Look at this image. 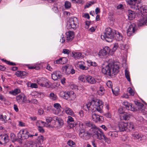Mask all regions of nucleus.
<instances>
[{"label":"nucleus","instance_id":"1","mask_svg":"<svg viewBox=\"0 0 147 147\" xmlns=\"http://www.w3.org/2000/svg\"><path fill=\"white\" fill-rule=\"evenodd\" d=\"M122 35L119 32H116L115 30L111 28H107L104 35L101 36L102 39H105L108 42H111L113 39L120 41L122 40Z\"/></svg>","mask_w":147,"mask_h":147},{"label":"nucleus","instance_id":"2","mask_svg":"<svg viewBox=\"0 0 147 147\" xmlns=\"http://www.w3.org/2000/svg\"><path fill=\"white\" fill-rule=\"evenodd\" d=\"M103 102L100 100H93L89 102L90 104V107L91 111H96L101 113L102 112V109L103 106Z\"/></svg>","mask_w":147,"mask_h":147},{"label":"nucleus","instance_id":"3","mask_svg":"<svg viewBox=\"0 0 147 147\" xmlns=\"http://www.w3.org/2000/svg\"><path fill=\"white\" fill-rule=\"evenodd\" d=\"M83 124L81 123L76 125L75 128L77 131L79 132V135L81 138L85 140L88 138V136L90 135V132L86 131L83 127Z\"/></svg>","mask_w":147,"mask_h":147},{"label":"nucleus","instance_id":"4","mask_svg":"<svg viewBox=\"0 0 147 147\" xmlns=\"http://www.w3.org/2000/svg\"><path fill=\"white\" fill-rule=\"evenodd\" d=\"M90 134L99 140L104 139L105 140H107V141L109 142V140L107 138L102 131L100 129L96 128L95 129L92 130V131L90 133Z\"/></svg>","mask_w":147,"mask_h":147},{"label":"nucleus","instance_id":"5","mask_svg":"<svg viewBox=\"0 0 147 147\" xmlns=\"http://www.w3.org/2000/svg\"><path fill=\"white\" fill-rule=\"evenodd\" d=\"M63 124V120L57 116H55L53 117L52 124H49L48 126L49 127H54L59 128L62 127Z\"/></svg>","mask_w":147,"mask_h":147},{"label":"nucleus","instance_id":"6","mask_svg":"<svg viewBox=\"0 0 147 147\" xmlns=\"http://www.w3.org/2000/svg\"><path fill=\"white\" fill-rule=\"evenodd\" d=\"M78 21L75 17L70 18L69 19L67 23L68 29L76 30L78 26Z\"/></svg>","mask_w":147,"mask_h":147},{"label":"nucleus","instance_id":"7","mask_svg":"<svg viewBox=\"0 0 147 147\" xmlns=\"http://www.w3.org/2000/svg\"><path fill=\"white\" fill-rule=\"evenodd\" d=\"M138 0H128V3L130 5L136 6L137 7L136 9L140 10L142 13H147V7L144 5L142 6L141 7H139V5H138V3H137L138 1Z\"/></svg>","mask_w":147,"mask_h":147},{"label":"nucleus","instance_id":"8","mask_svg":"<svg viewBox=\"0 0 147 147\" xmlns=\"http://www.w3.org/2000/svg\"><path fill=\"white\" fill-rule=\"evenodd\" d=\"M112 75L113 74L115 75L118 73L119 71V63L115 62L113 63H110Z\"/></svg>","mask_w":147,"mask_h":147},{"label":"nucleus","instance_id":"9","mask_svg":"<svg viewBox=\"0 0 147 147\" xmlns=\"http://www.w3.org/2000/svg\"><path fill=\"white\" fill-rule=\"evenodd\" d=\"M105 64H106L105 66H104L105 65H103L102 66V72L104 74H106L109 76H111L112 75V73L110 66V63H106Z\"/></svg>","mask_w":147,"mask_h":147},{"label":"nucleus","instance_id":"10","mask_svg":"<svg viewBox=\"0 0 147 147\" xmlns=\"http://www.w3.org/2000/svg\"><path fill=\"white\" fill-rule=\"evenodd\" d=\"M137 24L139 26H142L145 25H147V15L145 16L142 15L140 19L137 21Z\"/></svg>","mask_w":147,"mask_h":147},{"label":"nucleus","instance_id":"11","mask_svg":"<svg viewBox=\"0 0 147 147\" xmlns=\"http://www.w3.org/2000/svg\"><path fill=\"white\" fill-rule=\"evenodd\" d=\"M28 132L26 130H21L18 134V138H20L23 140L27 139L29 138Z\"/></svg>","mask_w":147,"mask_h":147},{"label":"nucleus","instance_id":"12","mask_svg":"<svg viewBox=\"0 0 147 147\" xmlns=\"http://www.w3.org/2000/svg\"><path fill=\"white\" fill-rule=\"evenodd\" d=\"M92 117L93 121L95 122L101 123L104 120L103 116H100L95 113H92Z\"/></svg>","mask_w":147,"mask_h":147},{"label":"nucleus","instance_id":"13","mask_svg":"<svg viewBox=\"0 0 147 147\" xmlns=\"http://www.w3.org/2000/svg\"><path fill=\"white\" fill-rule=\"evenodd\" d=\"M135 131L134 132H133L132 134V138L134 139H138L139 140H142L146 138L145 136L139 134L137 131Z\"/></svg>","mask_w":147,"mask_h":147},{"label":"nucleus","instance_id":"14","mask_svg":"<svg viewBox=\"0 0 147 147\" xmlns=\"http://www.w3.org/2000/svg\"><path fill=\"white\" fill-rule=\"evenodd\" d=\"M59 95L61 97L64 99L69 100L70 99V92L68 91H61L59 93Z\"/></svg>","mask_w":147,"mask_h":147},{"label":"nucleus","instance_id":"15","mask_svg":"<svg viewBox=\"0 0 147 147\" xmlns=\"http://www.w3.org/2000/svg\"><path fill=\"white\" fill-rule=\"evenodd\" d=\"M37 83L40 86L49 87V84L47 80L43 78L37 80Z\"/></svg>","mask_w":147,"mask_h":147},{"label":"nucleus","instance_id":"16","mask_svg":"<svg viewBox=\"0 0 147 147\" xmlns=\"http://www.w3.org/2000/svg\"><path fill=\"white\" fill-rule=\"evenodd\" d=\"M86 128H90L89 132L90 133L92 131V130L95 129L96 127L95 125L90 121H85L84 123Z\"/></svg>","mask_w":147,"mask_h":147},{"label":"nucleus","instance_id":"17","mask_svg":"<svg viewBox=\"0 0 147 147\" xmlns=\"http://www.w3.org/2000/svg\"><path fill=\"white\" fill-rule=\"evenodd\" d=\"M62 76V74L60 71H56L53 72L52 74L51 77L53 80H56L58 79L61 78Z\"/></svg>","mask_w":147,"mask_h":147},{"label":"nucleus","instance_id":"18","mask_svg":"<svg viewBox=\"0 0 147 147\" xmlns=\"http://www.w3.org/2000/svg\"><path fill=\"white\" fill-rule=\"evenodd\" d=\"M66 41L69 42L72 40L74 37V32L71 31H68L66 33Z\"/></svg>","mask_w":147,"mask_h":147},{"label":"nucleus","instance_id":"19","mask_svg":"<svg viewBox=\"0 0 147 147\" xmlns=\"http://www.w3.org/2000/svg\"><path fill=\"white\" fill-rule=\"evenodd\" d=\"M119 127L120 131H125L128 128L127 123L123 122H121L119 124Z\"/></svg>","mask_w":147,"mask_h":147},{"label":"nucleus","instance_id":"20","mask_svg":"<svg viewBox=\"0 0 147 147\" xmlns=\"http://www.w3.org/2000/svg\"><path fill=\"white\" fill-rule=\"evenodd\" d=\"M110 49L108 47H105L103 49L101 50L99 53H101L102 56H104L107 55L109 53Z\"/></svg>","mask_w":147,"mask_h":147},{"label":"nucleus","instance_id":"21","mask_svg":"<svg viewBox=\"0 0 147 147\" xmlns=\"http://www.w3.org/2000/svg\"><path fill=\"white\" fill-rule=\"evenodd\" d=\"M85 79L87 82L91 84H94L96 82L95 79L91 76H86Z\"/></svg>","mask_w":147,"mask_h":147},{"label":"nucleus","instance_id":"22","mask_svg":"<svg viewBox=\"0 0 147 147\" xmlns=\"http://www.w3.org/2000/svg\"><path fill=\"white\" fill-rule=\"evenodd\" d=\"M136 105V108L137 109V111H140L142 112L143 110V108L144 105L140 102H139L137 101L135 102Z\"/></svg>","mask_w":147,"mask_h":147},{"label":"nucleus","instance_id":"23","mask_svg":"<svg viewBox=\"0 0 147 147\" xmlns=\"http://www.w3.org/2000/svg\"><path fill=\"white\" fill-rule=\"evenodd\" d=\"M121 120L128 121L130 119V114L127 112H124L121 116Z\"/></svg>","mask_w":147,"mask_h":147},{"label":"nucleus","instance_id":"24","mask_svg":"<svg viewBox=\"0 0 147 147\" xmlns=\"http://www.w3.org/2000/svg\"><path fill=\"white\" fill-rule=\"evenodd\" d=\"M136 16L134 12L131 10H128V18L129 20H132L135 18Z\"/></svg>","mask_w":147,"mask_h":147},{"label":"nucleus","instance_id":"25","mask_svg":"<svg viewBox=\"0 0 147 147\" xmlns=\"http://www.w3.org/2000/svg\"><path fill=\"white\" fill-rule=\"evenodd\" d=\"M127 127L129 128V129L131 131H133L136 130L134 123L132 122H130L129 123L127 124Z\"/></svg>","mask_w":147,"mask_h":147},{"label":"nucleus","instance_id":"26","mask_svg":"<svg viewBox=\"0 0 147 147\" xmlns=\"http://www.w3.org/2000/svg\"><path fill=\"white\" fill-rule=\"evenodd\" d=\"M107 135L112 138L116 137L118 136L117 132L115 131H110L107 133Z\"/></svg>","mask_w":147,"mask_h":147},{"label":"nucleus","instance_id":"27","mask_svg":"<svg viewBox=\"0 0 147 147\" xmlns=\"http://www.w3.org/2000/svg\"><path fill=\"white\" fill-rule=\"evenodd\" d=\"M72 54L75 59H79L82 57V54L80 52H72Z\"/></svg>","mask_w":147,"mask_h":147},{"label":"nucleus","instance_id":"28","mask_svg":"<svg viewBox=\"0 0 147 147\" xmlns=\"http://www.w3.org/2000/svg\"><path fill=\"white\" fill-rule=\"evenodd\" d=\"M119 47L121 49L125 50L126 51H127L128 49V45L127 44H124L123 42L120 44Z\"/></svg>","mask_w":147,"mask_h":147},{"label":"nucleus","instance_id":"29","mask_svg":"<svg viewBox=\"0 0 147 147\" xmlns=\"http://www.w3.org/2000/svg\"><path fill=\"white\" fill-rule=\"evenodd\" d=\"M49 97L53 101H55L57 99V97L56 95L53 93L51 92L49 94Z\"/></svg>","mask_w":147,"mask_h":147},{"label":"nucleus","instance_id":"30","mask_svg":"<svg viewBox=\"0 0 147 147\" xmlns=\"http://www.w3.org/2000/svg\"><path fill=\"white\" fill-rule=\"evenodd\" d=\"M64 69H65L66 71H68L69 72L68 73V74L71 73V74H73L75 73V71L74 69L72 68L69 69L67 66H65L64 67Z\"/></svg>","mask_w":147,"mask_h":147},{"label":"nucleus","instance_id":"31","mask_svg":"<svg viewBox=\"0 0 147 147\" xmlns=\"http://www.w3.org/2000/svg\"><path fill=\"white\" fill-rule=\"evenodd\" d=\"M127 109L133 111H137V109L136 108V107H134L131 103H129L128 107L127 108Z\"/></svg>","mask_w":147,"mask_h":147},{"label":"nucleus","instance_id":"32","mask_svg":"<svg viewBox=\"0 0 147 147\" xmlns=\"http://www.w3.org/2000/svg\"><path fill=\"white\" fill-rule=\"evenodd\" d=\"M65 111L67 114L70 115H72L74 113L73 111L70 108L68 107L66 108L65 109Z\"/></svg>","mask_w":147,"mask_h":147},{"label":"nucleus","instance_id":"33","mask_svg":"<svg viewBox=\"0 0 147 147\" xmlns=\"http://www.w3.org/2000/svg\"><path fill=\"white\" fill-rule=\"evenodd\" d=\"M90 104H89V103L88 104H86L84 105L83 107V109L86 111H90L91 108L90 107Z\"/></svg>","mask_w":147,"mask_h":147},{"label":"nucleus","instance_id":"34","mask_svg":"<svg viewBox=\"0 0 147 147\" xmlns=\"http://www.w3.org/2000/svg\"><path fill=\"white\" fill-rule=\"evenodd\" d=\"M112 90L115 96H117L119 92V89L117 87L115 88L114 90L112 88Z\"/></svg>","mask_w":147,"mask_h":147},{"label":"nucleus","instance_id":"35","mask_svg":"<svg viewBox=\"0 0 147 147\" xmlns=\"http://www.w3.org/2000/svg\"><path fill=\"white\" fill-rule=\"evenodd\" d=\"M125 75L127 80L129 81H130V79L129 76V72L127 69L125 70Z\"/></svg>","mask_w":147,"mask_h":147},{"label":"nucleus","instance_id":"36","mask_svg":"<svg viewBox=\"0 0 147 147\" xmlns=\"http://www.w3.org/2000/svg\"><path fill=\"white\" fill-rule=\"evenodd\" d=\"M136 30V29L132 25L130 26L127 30L129 31V32H131L133 33L135 32Z\"/></svg>","mask_w":147,"mask_h":147},{"label":"nucleus","instance_id":"37","mask_svg":"<svg viewBox=\"0 0 147 147\" xmlns=\"http://www.w3.org/2000/svg\"><path fill=\"white\" fill-rule=\"evenodd\" d=\"M20 92V90L18 89H16L13 91L12 92H10L12 95H16L18 93Z\"/></svg>","mask_w":147,"mask_h":147},{"label":"nucleus","instance_id":"38","mask_svg":"<svg viewBox=\"0 0 147 147\" xmlns=\"http://www.w3.org/2000/svg\"><path fill=\"white\" fill-rule=\"evenodd\" d=\"M105 90L103 88L100 87V88L99 90L98 91V93L100 95H103L104 93Z\"/></svg>","mask_w":147,"mask_h":147},{"label":"nucleus","instance_id":"39","mask_svg":"<svg viewBox=\"0 0 147 147\" xmlns=\"http://www.w3.org/2000/svg\"><path fill=\"white\" fill-rule=\"evenodd\" d=\"M46 121L47 122V123H48V124L47 125H48V124L50 123L51 122V121H53V118H52L51 117H47L46 118ZM47 127H48V126H47Z\"/></svg>","mask_w":147,"mask_h":147},{"label":"nucleus","instance_id":"40","mask_svg":"<svg viewBox=\"0 0 147 147\" xmlns=\"http://www.w3.org/2000/svg\"><path fill=\"white\" fill-rule=\"evenodd\" d=\"M118 47V44L117 43H115L114 45L113 48L112 49V51L113 52H115Z\"/></svg>","mask_w":147,"mask_h":147},{"label":"nucleus","instance_id":"41","mask_svg":"<svg viewBox=\"0 0 147 147\" xmlns=\"http://www.w3.org/2000/svg\"><path fill=\"white\" fill-rule=\"evenodd\" d=\"M79 80L82 82H85V77L84 76H81L78 77Z\"/></svg>","mask_w":147,"mask_h":147},{"label":"nucleus","instance_id":"42","mask_svg":"<svg viewBox=\"0 0 147 147\" xmlns=\"http://www.w3.org/2000/svg\"><path fill=\"white\" fill-rule=\"evenodd\" d=\"M22 97L23 96L20 95L16 96V99L18 102H21L22 100Z\"/></svg>","mask_w":147,"mask_h":147},{"label":"nucleus","instance_id":"43","mask_svg":"<svg viewBox=\"0 0 147 147\" xmlns=\"http://www.w3.org/2000/svg\"><path fill=\"white\" fill-rule=\"evenodd\" d=\"M41 124H42L43 125H45V124H47V123L42 121L39 120L36 122V125L38 127V126H39V125Z\"/></svg>","mask_w":147,"mask_h":147},{"label":"nucleus","instance_id":"44","mask_svg":"<svg viewBox=\"0 0 147 147\" xmlns=\"http://www.w3.org/2000/svg\"><path fill=\"white\" fill-rule=\"evenodd\" d=\"M67 144L70 146H72L75 144V143L71 140H69L67 142Z\"/></svg>","mask_w":147,"mask_h":147},{"label":"nucleus","instance_id":"45","mask_svg":"<svg viewBox=\"0 0 147 147\" xmlns=\"http://www.w3.org/2000/svg\"><path fill=\"white\" fill-rule=\"evenodd\" d=\"M65 5L66 8H69L71 7V3L68 1H66L65 2Z\"/></svg>","mask_w":147,"mask_h":147},{"label":"nucleus","instance_id":"46","mask_svg":"<svg viewBox=\"0 0 147 147\" xmlns=\"http://www.w3.org/2000/svg\"><path fill=\"white\" fill-rule=\"evenodd\" d=\"M10 137L12 139V140L14 141L17 140V138L14 134L12 133L11 134H10Z\"/></svg>","mask_w":147,"mask_h":147},{"label":"nucleus","instance_id":"47","mask_svg":"<svg viewBox=\"0 0 147 147\" xmlns=\"http://www.w3.org/2000/svg\"><path fill=\"white\" fill-rule=\"evenodd\" d=\"M53 107L57 109H59L61 108L60 104L58 103H56L54 104Z\"/></svg>","mask_w":147,"mask_h":147},{"label":"nucleus","instance_id":"48","mask_svg":"<svg viewBox=\"0 0 147 147\" xmlns=\"http://www.w3.org/2000/svg\"><path fill=\"white\" fill-rule=\"evenodd\" d=\"M65 59H66V58H61L55 61L54 62V63H55L59 64V63H60V60H65Z\"/></svg>","mask_w":147,"mask_h":147},{"label":"nucleus","instance_id":"49","mask_svg":"<svg viewBox=\"0 0 147 147\" xmlns=\"http://www.w3.org/2000/svg\"><path fill=\"white\" fill-rule=\"evenodd\" d=\"M79 66L80 68L82 70H87L88 69V67L84 66L82 65H80Z\"/></svg>","mask_w":147,"mask_h":147},{"label":"nucleus","instance_id":"50","mask_svg":"<svg viewBox=\"0 0 147 147\" xmlns=\"http://www.w3.org/2000/svg\"><path fill=\"white\" fill-rule=\"evenodd\" d=\"M74 121L73 119L71 116H69L68 117V119L67 121V122L68 123H70V122H71Z\"/></svg>","mask_w":147,"mask_h":147},{"label":"nucleus","instance_id":"51","mask_svg":"<svg viewBox=\"0 0 147 147\" xmlns=\"http://www.w3.org/2000/svg\"><path fill=\"white\" fill-rule=\"evenodd\" d=\"M73 2H76L79 3H83V0H71Z\"/></svg>","mask_w":147,"mask_h":147},{"label":"nucleus","instance_id":"52","mask_svg":"<svg viewBox=\"0 0 147 147\" xmlns=\"http://www.w3.org/2000/svg\"><path fill=\"white\" fill-rule=\"evenodd\" d=\"M129 103L128 102L125 101L123 103V105L125 106V107L127 109V108L129 106Z\"/></svg>","mask_w":147,"mask_h":147},{"label":"nucleus","instance_id":"53","mask_svg":"<svg viewBox=\"0 0 147 147\" xmlns=\"http://www.w3.org/2000/svg\"><path fill=\"white\" fill-rule=\"evenodd\" d=\"M128 92L130 94L131 96H134V92L132 89L131 88H129V89L128 90Z\"/></svg>","mask_w":147,"mask_h":147},{"label":"nucleus","instance_id":"54","mask_svg":"<svg viewBox=\"0 0 147 147\" xmlns=\"http://www.w3.org/2000/svg\"><path fill=\"white\" fill-rule=\"evenodd\" d=\"M94 3V2H90L89 3H86L85 6V8H88L89 7L91 6L92 4H93Z\"/></svg>","mask_w":147,"mask_h":147},{"label":"nucleus","instance_id":"55","mask_svg":"<svg viewBox=\"0 0 147 147\" xmlns=\"http://www.w3.org/2000/svg\"><path fill=\"white\" fill-rule=\"evenodd\" d=\"M118 112L120 114H123V113L125 112L123 110V108H120L118 109Z\"/></svg>","mask_w":147,"mask_h":147},{"label":"nucleus","instance_id":"56","mask_svg":"<svg viewBox=\"0 0 147 147\" xmlns=\"http://www.w3.org/2000/svg\"><path fill=\"white\" fill-rule=\"evenodd\" d=\"M38 130L40 132L43 133L44 132V130L41 127L38 126Z\"/></svg>","mask_w":147,"mask_h":147},{"label":"nucleus","instance_id":"57","mask_svg":"<svg viewBox=\"0 0 147 147\" xmlns=\"http://www.w3.org/2000/svg\"><path fill=\"white\" fill-rule=\"evenodd\" d=\"M123 8V5L121 4H120L117 6V9H121Z\"/></svg>","mask_w":147,"mask_h":147},{"label":"nucleus","instance_id":"58","mask_svg":"<svg viewBox=\"0 0 147 147\" xmlns=\"http://www.w3.org/2000/svg\"><path fill=\"white\" fill-rule=\"evenodd\" d=\"M82 16L83 17L86 18L88 19H89L90 18V16L89 14L87 13H84V14H83Z\"/></svg>","mask_w":147,"mask_h":147},{"label":"nucleus","instance_id":"59","mask_svg":"<svg viewBox=\"0 0 147 147\" xmlns=\"http://www.w3.org/2000/svg\"><path fill=\"white\" fill-rule=\"evenodd\" d=\"M86 26L85 28L86 29H88L89 27V26L90 24V22L89 21H86Z\"/></svg>","mask_w":147,"mask_h":147},{"label":"nucleus","instance_id":"60","mask_svg":"<svg viewBox=\"0 0 147 147\" xmlns=\"http://www.w3.org/2000/svg\"><path fill=\"white\" fill-rule=\"evenodd\" d=\"M63 53L65 54H68L69 53V50L64 49L63 50Z\"/></svg>","mask_w":147,"mask_h":147},{"label":"nucleus","instance_id":"61","mask_svg":"<svg viewBox=\"0 0 147 147\" xmlns=\"http://www.w3.org/2000/svg\"><path fill=\"white\" fill-rule=\"evenodd\" d=\"M30 86L32 88H38L37 85L35 83L31 84Z\"/></svg>","mask_w":147,"mask_h":147},{"label":"nucleus","instance_id":"62","mask_svg":"<svg viewBox=\"0 0 147 147\" xmlns=\"http://www.w3.org/2000/svg\"><path fill=\"white\" fill-rule=\"evenodd\" d=\"M107 85L109 88H112V82L110 81H109L107 83Z\"/></svg>","mask_w":147,"mask_h":147},{"label":"nucleus","instance_id":"63","mask_svg":"<svg viewBox=\"0 0 147 147\" xmlns=\"http://www.w3.org/2000/svg\"><path fill=\"white\" fill-rule=\"evenodd\" d=\"M38 112L39 115H42L44 113L43 110L42 109H40L38 110Z\"/></svg>","mask_w":147,"mask_h":147},{"label":"nucleus","instance_id":"64","mask_svg":"<svg viewBox=\"0 0 147 147\" xmlns=\"http://www.w3.org/2000/svg\"><path fill=\"white\" fill-rule=\"evenodd\" d=\"M13 108L15 111L18 112L19 111L18 108L17 106V105L16 104H14L13 105Z\"/></svg>","mask_w":147,"mask_h":147}]
</instances>
